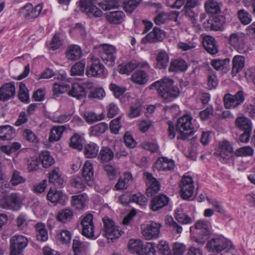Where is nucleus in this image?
Instances as JSON below:
<instances>
[{
	"mask_svg": "<svg viewBox=\"0 0 255 255\" xmlns=\"http://www.w3.org/2000/svg\"><path fill=\"white\" fill-rule=\"evenodd\" d=\"M70 88L69 85L65 84L63 85L55 83L53 84V92L54 95H58L66 92Z\"/></svg>",
	"mask_w": 255,
	"mask_h": 255,
	"instance_id": "obj_58",
	"label": "nucleus"
},
{
	"mask_svg": "<svg viewBox=\"0 0 255 255\" xmlns=\"http://www.w3.org/2000/svg\"><path fill=\"white\" fill-rule=\"evenodd\" d=\"M166 224L173 229V230L176 231L178 234H180L182 231V228L181 226L174 221L171 217H167L165 220Z\"/></svg>",
	"mask_w": 255,
	"mask_h": 255,
	"instance_id": "obj_61",
	"label": "nucleus"
},
{
	"mask_svg": "<svg viewBox=\"0 0 255 255\" xmlns=\"http://www.w3.org/2000/svg\"><path fill=\"white\" fill-rule=\"evenodd\" d=\"M203 44L206 50L211 54H215L218 51L216 41L211 36H206L203 38Z\"/></svg>",
	"mask_w": 255,
	"mask_h": 255,
	"instance_id": "obj_25",
	"label": "nucleus"
},
{
	"mask_svg": "<svg viewBox=\"0 0 255 255\" xmlns=\"http://www.w3.org/2000/svg\"><path fill=\"white\" fill-rule=\"evenodd\" d=\"M142 0H125L123 3L126 11L131 13L141 2Z\"/></svg>",
	"mask_w": 255,
	"mask_h": 255,
	"instance_id": "obj_49",
	"label": "nucleus"
},
{
	"mask_svg": "<svg viewBox=\"0 0 255 255\" xmlns=\"http://www.w3.org/2000/svg\"><path fill=\"white\" fill-rule=\"evenodd\" d=\"M143 243L140 240L130 239L128 243L129 251L132 253L140 255V251L143 247Z\"/></svg>",
	"mask_w": 255,
	"mask_h": 255,
	"instance_id": "obj_38",
	"label": "nucleus"
},
{
	"mask_svg": "<svg viewBox=\"0 0 255 255\" xmlns=\"http://www.w3.org/2000/svg\"><path fill=\"white\" fill-rule=\"evenodd\" d=\"M181 188L180 195L185 200L189 199L192 196L194 186L192 178L190 176H183L180 184Z\"/></svg>",
	"mask_w": 255,
	"mask_h": 255,
	"instance_id": "obj_10",
	"label": "nucleus"
},
{
	"mask_svg": "<svg viewBox=\"0 0 255 255\" xmlns=\"http://www.w3.org/2000/svg\"><path fill=\"white\" fill-rule=\"evenodd\" d=\"M66 129L64 126H54L51 129L49 140L50 142L58 140L61 137L63 131Z\"/></svg>",
	"mask_w": 255,
	"mask_h": 255,
	"instance_id": "obj_40",
	"label": "nucleus"
},
{
	"mask_svg": "<svg viewBox=\"0 0 255 255\" xmlns=\"http://www.w3.org/2000/svg\"><path fill=\"white\" fill-rule=\"evenodd\" d=\"M239 19L242 24L247 25L252 20L251 15L245 9H242L238 11Z\"/></svg>",
	"mask_w": 255,
	"mask_h": 255,
	"instance_id": "obj_55",
	"label": "nucleus"
},
{
	"mask_svg": "<svg viewBox=\"0 0 255 255\" xmlns=\"http://www.w3.org/2000/svg\"><path fill=\"white\" fill-rule=\"evenodd\" d=\"M192 120V117L188 115H184L178 120L176 125V130L180 133L178 139L185 140L193 134Z\"/></svg>",
	"mask_w": 255,
	"mask_h": 255,
	"instance_id": "obj_2",
	"label": "nucleus"
},
{
	"mask_svg": "<svg viewBox=\"0 0 255 255\" xmlns=\"http://www.w3.org/2000/svg\"><path fill=\"white\" fill-rule=\"evenodd\" d=\"M110 89L113 92L116 98L120 97L125 92L126 89L124 87H119L115 84L111 83L109 86Z\"/></svg>",
	"mask_w": 255,
	"mask_h": 255,
	"instance_id": "obj_59",
	"label": "nucleus"
},
{
	"mask_svg": "<svg viewBox=\"0 0 255 255\" xmlns=\"http://www.w3.org/2000/svg\"><path fill=\"white\" fill-rule=\"evenodd\" d=\"M187 68L186 61L183 59H175L170 62L169 71L172 72H183Z\"/></svg>",
	"mask_w": 255,
	"mask_h": 255,
	"instance_id": "obj_36",
	"label": "nucleus"
},
{
	"mask_svg": "<svg viewBox=\"0 0 255 255\" xmlns=\"http://www.w3.org/2000/svg\"><path fill=\"white\" fill-rule=\"evenodd\" d=\"M83 138L77 133H75L70 138V146L79 150L83 148Z\"/></svg>",
	"mask_w": 255,
	"mask_h": 255,
	"instance_id": "obj_47",
	"label": "nucleus"
},
{
	"mask_svg": "<svg viewBox=\"0 0 255 255\" xmlns=\"http://www.w3.org/2000/svg\"><path fill=\"white\" fill-rule=\"evenodd\" d=\"M137 67V61L135 60H131L121 68L120 72L121 74L128 75Z\"/></svg>",
	"mask_w": 255,
	"mask_h": 255,
	"instance_id": "obj_53",
	"label": "nucleus"
},
{
	"mask_svg": "<svg viewBox=\"0 0 255 255\" xmlns=\"http://www.w3.org/2000/svg\"><path fill=\"white\" fill-rule=\"evenodd\" d=\"M0 206L6 210H18L20 206L18 201V197L15 193L3 196L0 201Z\"/></svg>",
	"mask_w": 255,
	"mask_h": 255,
	"instance_id": "obj_13",
	"label": "nucleus"
},
{
	"mask_svg": "<svg viewBox=\"0 0 255 255\" xmlns=\"http://www.w3.org/2000/svg\"><path fill=\"white\" fill-rule=\"evenodd\" d=\"M103 222L106 237L108 240L113 241L115 239H118L122 235V231L120 230L119 227L115 225L113 220L105 217L103 219Z\"/></svg>",
	"mask_w": 255,
	"mask_h": 255,
	"instance_id": "obj_8",
	"label": "nucleus"
},
{
	"mask_svg": "<svg viewBox=\"0 0 255 255\" xmlns=\"http://www.w3.org/2000/svg\"><path fill=\"white\" fill-rule=\"evenodd\" d=\"M27 244L28 240L25 237L14 235L10 240V255H23V250Z\"/></svg>",
	"mask_w": 255,
	"mask_h": 255,
	"instance_id": "obj_4",
	"label": "nucleus"
},
{
	"mask_svg": "<svg viewBox=\"0 0 255 255\" xmlns=\"http://www.w3.org/2000/svg\"><path fill=\"white\" fill-rule=\"evenodd\" d=\"M42 9L40 5H37L34 7L31 3H28L20 10V13L27 19H33L38 17Z\"/></svg>",
	"mask_w": 255,
	"mask_h": 255,
	"instance_id": "obj_17",
	"label": "nucleus"
},
{
	"mask_svg": "<svg viewBox=\"0 0 255 255\" xmlns=\"http://www.w3.org/2000/svg\"><path fill=\"white\" fill-rule=\"evenodd\" d=\"M169 198L163 194L154 197L151 201L150 206L153 211H157L168 205Z\"/></svg>",
	"mask_w": 255,
	"mask_h": 255,
	"instance_id": "obj_19",
	"label": "nucleus"
},
{
	"mask_svg": "<svg viewBox=\"0 0 255 255\" xmlns=\"http://www.w3.org/2000/svg\"><path fill=\"white\" fill-rule=\"evenodd\" d=\"M108 125L104 122L91 126L89 128L90 135L100 136L108 129Z\"/></svg>",
	"mask_w": 255,
	"mask_h": 255,
	"instance_id": "obj_34",
	"label": "nucleus"
},
{
	"mask_svg": "<svg viewBox=\"0 0 255 255\" xmlns=\"http://www.w3.org/2000/svg\"><path fill=\"white\" fill-rule=\"evenodd\" d=\"M96 0H80L79 5L89 17H99L102 15L103 12L96 6Z\"/></svg>",
	"mask_w": 255,
	"mask_h": 255,
	"instance_id": "obj_5",
	"label": "nucleus"
},
{
	"mask_svg": "<svg viewBox=\"0 0 255 255\" xmlns=\"http://www.w3.org/2000/svg\"><path fill=\"white\" fill-rule=\"evenodd\" d=\"M68 95L78 100H81L86 97V93L82 89L80 84L77 83L72 85L71 90L68 92Z\"/></svg>",
	"mask_w": 255,
	"mask_h": 255,
	"instance_id": "obj_33",
	"label": "nucleus"
},
{
	"mask_svg": "<svg viewBox=\"0 0 255 255\" xmlns=\"http://www.w3.org/2000/svg\"><path fill=\"white\" fill-rule=\"evenodd\" d=\"M157 248L162 255H171V251L168 244L166 242L161 241L158 244Z\"/></svg>",
	"mask_w": 255,
	"mask_h": 255,
	"instance_id": "obj_60",
	"label": "nucleus"
},
{
	"mask_svg": "<svg viewBox=\"0 0 255 255\" xmlns=\"http://www.w3.org/2000/svg\"><path fill=\"white\" fill-rule=\"evenodd\" d=\"M85 63L80 61L76 63L71 68V76H80L84 74Z\"/></svg>",
	"mask_w": 255,
	"mask_h": 255,
	"instance_id": "obj_45",
	"label": "nucleus"
},
{
	"mask_svg": "<svg viewBox=\"0 0 255 255\" xmlns=\"http://www.w3.org/2000/svg\"><path fill=\"white\" fill-rule=\"evenodd\" d=\"M98 151V146L94 142H90L85 146V154L88 158H93L96 157Z\"/></svg>",
	"mask_w": 255,
	"mask_h": 255,
	"instance_id": "obj_43",
	"label": "nucleus"
},
{
	"mask_svg": "<svg viewBox=\"0 0 255 255\" xmlns=\"http://www.w3.org/2000/svg\"><path fill=\"white\" fill-rule=\"evenodd\" d=\"M72 248L74 255H78L85 250L86 245L84 243L80 241L78 237H76L73 240Z\"/></svg>",
	"mask_w": 255,
	"mask_h": 255,
	"instance_id": "obj_52",
	"label": "nucleus"
},
{
	"mask_svg": "<svg viewBox=\"0 0 255 255\" xmlns=\"http://www.w3.org/2000/svg\"><path fill=\"white\" fill-rule=\"evenodd\" d=\"M155 253V250L152 244L149 243L143 244L140 255H154Z\"/></svg>",
	"mask_w": 255,
	"mask_h": 255,
	"instance_id": "obj_57",
	"label": "nucleus"
},
{
	"mask_svg": "<svg viewBox=\"0 0 255 255\" xmlns=\"http://www.w3.org/2000/svg\"><path fill=\"white\" fill-rule=\"evenodd\" d=\"M161 227L160 223L149 221L141 225L142 235L147 240L157 239L159 237Z\"/></svg>",
	"mask_w": 255,
	"mask_h": 255,
	"instance_id": "obj_6",
	"label": "nucleus"
},
{
	"mask_svg": "<svg viewBox=\"0 0 255 255\" xmlns=\"http://www.w3.org/2000/svg\"><path fill=\"white\" fill-rule=\"evenodd\" d=\"M18 98L23 102L28 103L29 102L28 90L25 84L21 83L19 85V90L18 92Z\"/></svg>",
	"mask_w": 255,
	"mask_h": 255,
	"instance_id": "obj_54",
	"label": "nucleus"
},
{
	"mask_svg": "<svg viewBox=\"0 0 255 255\" xmlns=\"http://www.w3.org/2000/svg\"><path fill=\"white\" fill-rule=\"evenodd\" d=\"M245 34L241 32L232 33L229 36V43L239 52H242L245 49Z\"/></svg>",
	"mask_w": 255,
	"mask_h": 255,
	"instance_id": "obj_16",
	"label": "nucleus"
},
{
	"mask_svg": "<svg viewBox=\"0 0 255 255\" xmlns=\"http://www.w3.org/2000/svg\"><path fill=\"white\" fill-rule=\"evenodd\" d=\"M198 235L195 238L197 243L201 245L205 243L210 233V224L205 221H198L195 225Z\"/></svg>",
	"mask_w": 255,
	"mask_h": 255,
	"instance_id": "obj_7",
	"label": "nucleus"
},
{
	"mask_svg": "<svg viewBox=\"0 0 255 255\" xmlns=\"http://www.w3.org/2000/svg\"><path fill=\"white\" fill-rule=\"evenodd\" d=\"M99 50L103 53L101 55V58L106 64L112 66L115 64L116 59V48L115 46L104 44L100 45Z\"/></svg>",
	"mask_w": 255,
	"mask_h": 255,
	"instance_id": "obj_9",
	"label": "nucleus"
},
{
	"mask_svg": "<svg viewBox=\"0 0 255 255\" xmlns=\"http://www.w3.org/2000/svg\"><path fill=\"white\" fill-rule=\"evenodd\" d=\"M235 125L242 131H252V130L251 121L245 117H238L235 121Z\"/></svg>",
	"mask_w": 255,
	"mask_h": 255,
	"instance_id": "obj_30",
	"label": "nucleus"
},
{
	"mask_svg": "<svg viewBox=\"0 0 255 255\" xmlns=\"http://www.w3.org/2000/svg\"><path fill=\"white\" fill-rule=\"evenodd\" d=\"M114 157V152L109 147H105L101 149L99 155V158L103 162L111 161Z\"/></svg>",
	"mask_w": 255,
	"mask_h": 255,
	"instance_id": "obj_44",
	"label": "nucleus"
},
{
	"mask_svg": "<svg viewBox=\"0 0 255 255\" xmlns=\"http://www.w3.org/2000/svg\"><path fill=\"white\" fill-rule=\"evenodd\" d=\"M49 181L55 186L61 187L64 183V180L62 177L59 169L56 168L53 169L49 175Z\"/></svg>",
	"mask_w": 255,
	"mask_h": 255,
	"instance_id": "obj_26",
	"label": "nucleus"
},
{
	"mask_svg": "<svg viewBox=\"0 0 255 255\" xmlns=\"http://www.w3.org/2000/svg\"><path fill=\"white\" fill-rule=\"evenodd\" d=\"M15 95V87L12 83H6L0 87V101L5 102Z\"/></svg>",
	"mask_w": 255,
	"mask_h": 255,
	"instance_id": "obj_18",
	"label": "nucleus"
},
{
	"mask_svg": "<svg viewBox=\"0 0 255 255\" xmlns=\"http://www.w3.org/2000/svg\"><path fill=\"white\" fill-rule=\"evenodd\" d=\"M82 55L80 47L77 45H71L69 47L66 51L67 58L70 60H76L80 58Z\"/></svg>",
	"mask_w": 255,
	"mask_h": 255,
	"instance_id": "obj_35",
	"label": "nucleus"
},
{
	"mask_svg": "<svg viewBox=\"0 0 255 255\" xmlns=\"http://www.w3.org/2000/svg\"><path fill=\"white\" fill-rule=\"evenodd\" d=\"M26 179L21 176V173L17 170H13L10 180V182L13 186H16L24 183Z\"/></svg>",
	"mask_w": 255,
	"mask_h": 255,
	"instance_id": "obj_50",
	"label": "nucleus"
},
{
	"mask_svg": "<svg viewBox=\"0 0 255 255\" xmlns=\"http://www.w3.org/2000/svg\"><path fill=\"white\" fill-rule=\"evenodd\" d=\"M147 188L146 190V195L151 197L159 191L160 185L157 179L153 176L152 173L145 172L144 173Z\"/></svg>",
	"mask_w": 255,
	"mask_h": 255,
	"instance_id": "obj_15",
	"label": "nucleus"
},
{
	"mask_svg": "<svg viewBox=\"0 0 255 255\" xmlns=\"http://www.w3.org/2000/svg\"><path fill=\"white\" fill-rule=\"evenodd\" d=\"M169 56L164 50H161L156 57V67L159 69H165L169 62Z\"/></svg>",
	"mask_w": 255,
	"mask_h": 255,
	"instance_id": "obj_32",
	"label": "nucleus"
},
{
	"mask_svg": "<svg viewBox=\"0 0 255 255\" xmlns=\"http://www.w3.org/2000/svg\"><path fill=\"white\" fill-rule=\"evenodd\" d=\"M254 154V149L250 146H245L237 149L234 155L237 157L252 156Z\"/></svg>",
	"mask_w": 255,
	"mask_h": 255,
	"instance_id": "obj_51",
	"label": "nucleus"
},
{
	"mask_svg": "<svg viewBox=\"0 0 255 255\" xmlns=\"http://www.w3.org/2000/svg\"><path fill=\"white\" fill-rule=\"evenodd\" d=\"M39 160L44 168H48L53 165L55 160L49 151H44L39 156Z\"/></svg>",
	"mask_w": 255,
	"mask_h": 255,
	"instance_id": "obj_41",
	"label": "nucleus"
},
{
	"mask_svg": "<svg viewBox=\"0 0 255 255\" xmlns=\"http://www.w3.org/2000/svg\"><path fill=\"white\" fill-rule=\"evenodd\" d=\"M15 136V129L9 125L0 126V139L10 140Z\"/></svg>",
	"mask_w": 255,
	"mask_h": 255,
	"instance_id": "obj_28",
	"label": "nucleus"
},
{
	"mask_svg": "<svg viewBox=\"0 0 255 255\" xmlns=\"http://www.w3.org/2000/svg\"><path fill=\"white\" fill-rule=\"evenodd\" d=\"M245 57L240 55L234 57L233 60L232 73L234 74L239 72L245 66Z\"/></svg>",
	"mask_w": 255,
	"mask_h": 255,
	"instance_id": "obj_39",
	"label": "nucleus"
},
{
	"mask_svg": "<svg viewBox=\"0 0 255 255\" xmlns=\"http://www.w3.org/2000/svg\"><path fill=\"white\" fill-rule=\"evenodd\" d=\"M73 217V211L69 208H66L58 211L56 215V220L63 224L71 222Z\"/></svg>",
	"mask_w": 255,
	"mask_h": 255,
	"instance_id": "obj_23",
	"label": "nucleus"
},
{
	"mask_svg": "<svg viewBox=\"0 0 255 255\" xmlns=\"http://www.w3.org/2000/svg\"><path fill=\"white\" fill-rule=\"evenodd\" d=\"M155 168L159 171H169L174 169L175 163L171 159L160 157L155 162Z\"/></svg>",
	"mask_w": 255,
	"mask_h": 255,
	"instance_id": "obj_20",
	"label": "nucleus"
},
{
	"mask_svg": "<svg viewBox=\"0 0 255 255\" xmlns=\"http://www.w3.org/2000/svg\"><path fill=\"white\" fill-rule=\"evenodd\" d=\"M105 96V92L102 88H97L92 91L88 95L89 98L103 99Z\"/></svg>",
	"mask_w": 255,
	"mask_h": 255,
	"instance_id": "obj_62",
	"label": "nucleus"
},
{
	"mask_svg": "<svg viewBox=\"0 0 255 255\" xmlns=\"http://www.w3.org/2000/svg\"><path fill=\"white\" fill-rule=\"evenodd\" d=\"M84 118L88 123L92 124L102 120L104 118V116L103 114L97 115L93 112H88L85 114Z\"/></svg>",
	"mask_w": 255,
	"mask_h": 255,
	"instance_id": "obj_56",
	"label": "nucleus"
},
{
	"mask_svg": "<svg viewBox=\"0 0 255 255\" xmlns=\"http://www.w3.org/2000/svg\"><path fill=\"white\" fill-rule=\"evenodd\" d=\"M85 181L79 176L73 177L70 180V184L72 187L77 189L83 190L86 188Z\"/></svg>",
	"mask_w": 255,
	"mask_h": 255,
	"instance_id": "obj_48",
	"label": "nucleus"
},
{
	"mask_svg": "<svg viewBox=\"0 0 255 255\" xmlns=\"http://www.w3.org/2000/svg\"><path fill=\"white\" fill-rule=\"evenodd\" d=\"M132 176L129 173H124L118 180V182L115 186V188L118 190L126 189L129 185V182L131 180Z\"/></svg>",
	"mask_w": 255,
	"mask_h": 255,
	"instance_id": "obj_37",
	"label": "nucleus"
},
{
	"mask_svg": "<svg viewBox=\"0 0 255 255\" xmlns=\"http://www.w3.org/2000/svg\"><path fill=\"white\" fill-rule=\"evenodd\" d=\"M47 198L51 203L57 204L59 203L61 204H64L65 197L63 192L61 191H57L55 189H50L47 194Z\"/></svg>",
	"mask_w": 255,
	"mask_h": 255,
	"instance_id": "obj_24",
	"label": "nucleus"
},
{
	"mask_svg": "<svg viewBox=\"0 0 255 255\" xmlns=\"http://www.w3.org/2000/svg\"><path fill=\"white\" fill-rule=\"evenodd\" d=\"M222 3L216 0H208L205 3V8L209 13L218 14L221 13Z\"/></svg>",
	"mask_w": 255,
	"mask_h": 255,
	"instance_id": "obj_31",
	"label": "nucleus"
},
{
	"mask_svg": "<svg viewBox=\"0 0 255 255\" xmlns=\"http://www.w3.org/2000/svg\"><path fill=\"white\" fill-rule=\"evenodd\" d=\"M222 162L231 159L234 155L235 152L233 144L227 140H223L219 143V150Z\"/></svg>",
	"mask_w": 255,
	"mask_h": 255,
	"instance_id": "obj_14",
	"label": "nucleus"
},
{
	"mask_svg": "<svg viewBox=\"0 0 255 255\" xmlns=\"http://www.w3.org/2000/svg\"><path fill=\"white\" fill-rule=\"evenodd\" d=\"M121 119V117H119L116 119L113 120L110 125V128L112 133L117 134L119 132V129L121 127V124L120 120Z\"/></svg>",
	"mask_w": 255,
	"mask_h": 255,
	"instance_id": "obj_64",
	"label": "nucleus"
},
{
	"mask_svg": "<svg viewBox=\"0 0 255 255\" xmlns=\"http://www.w3.org/2000/svg\"><path fill=\"white\" fill-rule=\"evenodd\" d=\"M37 234V240L41 242L46 241L48 239V234L45 228V225L41 223H38L35 226Z\"/></svg>",
	"mask_w": 255,
	"mask_h": 255,
	"instance_id": "obj_42",
	"label": "nucleus"
},
{
	"mask_svg": "<svg viewBox=\"0 0 255 255\" xmlns=\"http://www.w3.org/2000/svg\"><path fill=\"white\" fill-rule=\"evenodd\" d=\"M228 245V240L224 237H220L212 239L207 243L206 247L210 252L220 253L226 249Z\"/></svg>",
	"mask_w": 255,
	"mask_h": 255,
	"instance_id": "obj_12",
	"label": "nucleus"
},
{
	"mask_svg": "<svg viewBox=\"0 0 255 255\" xmlns=\"http://www.w3.org/2000/svg\"><path fill=\"white\" fill-rule=\"evenodd\" d=\"M27 218L25 215L20 214L16 219V223L17 227L22 230L27 225Z\"/></svg>",
	"mask_w": 255,
	"mask_h": 255,
	"instance_id": "obj_63",
	"label": "nucleus"
},
{
	"mask_svg": "<svg viewBox=\"0 0 255 255\" xmlns=\"http://www.w3.org/2000/svg\"><path fill=\"white\" fill-rule=\"evenodd\" d=\"M82 176L89 186H92L94 183V171L92 164L86 161L82 169Z\"/></svg>",
	"mask_w": 255,
	"mask_h": 255,
	"instance_id": "obj_21",
	"label": "nucleus"
},
{
	"mask_svg": "<svg viewBox=\"0 0 255 255\" xmlns=\"http://www.w3.org/2000/svg\"><path fill=\"white\" fill-rule=\"evenodd\" d=\"M125 17V13L122 11H110L106 13V18L110 24H121L124 21Z\"/></svg>",
	"mask_w": 255,
	"mask_h": 255,
	"instance_id": "obj_22",
	"label": "nucleus"
},
{
	"mask_svg": "<svg viewBox=\"0 0 255 255\" xmlns=\"http://www.w3.org/2000/svg\"><path fill=\"white\" fill-rule=\"evenodd\" d=\"M245 100L244 93L239 91L235 95L226 94L223 98L224 105L227 109H236L242 104Z\"/></svg>",
	"mask_w": 255,
	"mask_h": 255,
	"instance_id": "obj_3",
	"label": "nucleus"
},
{
	"mask_svg": "<svg viewBox=\"0 0 255 255\" xmlns=\"http://www.w3.org/2000/svg\"><path fill=\"white\" fill-rule=\"evenodd\" d=\"M218 85L216 72L211 68L208 70V86L210 89H215Z\"/></svg>",
	"mask_w": 255,
	"mask_h": 255,
	"instance_id": "obj_46",
	"label": "nucleus"
},
{
	"mask_svg": "<svg viewBox=\"0 0 255 255\" xmlns=\"http://www.w3.org/2000/svg\"><path fill=\"white\" fill-rule=\"evenodd\" d=\"M86 74L88 77H105V68L99 59L93 60L91 64L87 67Z\"/></svg>",
	"mask_w": 255,
	"mask_h": 255,
	"instance_id": "obj_11",
	"label": "nucleus"
},
{
	"mask_svg": "<svg viewBox=\"0 0 255 255\" xmlns=\"http://www.w3.org/2000/svg\"><path fill=\"white\" fill-rule=\"evenodd\" d=\"M173 84L174 81L172 79L164 77L153 83L151 88L156 89L164 102L168 103L177 98L180 94L179 88Z\"/></svg>",
	"mask_w": 255,
	"mask_h": 255,
	"instance_id": "obj_1",
	"label": "nucleus"
},
{
	"mask_svg": "<svg viewBox=\"0 0 255 255\" xmlns=\"http://www.w3.org/2000/svg\"><path fill=\"white\" fill-rule=\"evenodd\" d=\"M87 197L85 193L73 196L71 202L72 206L77 210H83L85 206Z\"/></svg>",
	"mask_w": 255,
	"mask_h": 255,
	"instance_id": "obj_29",
	"label": "nucleus"
},
{
	"mask_svg": "<svg viewBox=\"0 0 255 255\" xmlns=\"http://www.w3.org/2000/svg\"><path fill=\"white\" fill-rule=\"evenodd\" d=\"M131 80L133 82L140 85L146 84L149 79V76L143 70H136L131 76Z\"/></svg>",
	"mask_w": 255,
	"mask_h": 255,
	"instance_id": "obj_27",
	"label": "nucleus"
}]
</instances>
